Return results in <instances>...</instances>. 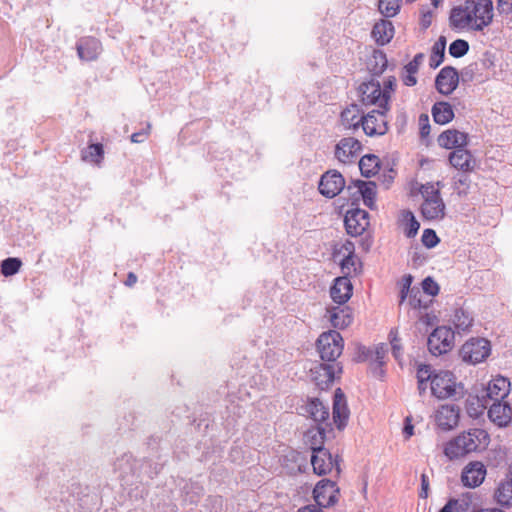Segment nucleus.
<instances>
[{"instance_id": "f257e3e1", "label": "nucleus", "mask_w": 512, "mask_h": 512, "mask_svg": "<svg viewBox=\"0 0 512 512\" xmlns=\"http://www.w3.org/2000/svg\"><path fill=\"white\" fill-rule=\"evenodd\" d=\"M490 436L486 430L472 428L460 433L445 444L443 453L449 460H456L487 448Z\"/></svg>"}, {"instance_id": "f03ea898", "label": "nucleus", "mask_w": 512, "mask_h": 512, "mask_svg": "<svg viewBox=\"0 0 512 512\" xmlns=\"http://www.w3.org/2000/svg\"><path fill=\"white\" fill-rule=\"evenodd\" d=\"M440 183H426L420 188V193L423 197V203L421 204V214L424 219L441 220L445 217L446 206L441 197Z\"/></svg>"}, {"instance_id": "7ed1b4c3", "label": "nucleus", "mask_w": 512, "mask_h": 512, "mask_svg": "<svg viewBox=\"0 0 512 512\" xmlns=\"http://www.w3.org/2000/svg\"><path fill=\"white\" fill-rule=\"evenodd\" d=\"M344 347L341 334L335 330L322 333L317 340V349L321 360L337 363V358L342 354Z\"/></svg>"}, {"instance_id": "20e7f679", "label": "nucleus", "mask_w": 512, "mask_h": 512, "mask_svg": "<svg viewBox=\"0 0 512 512\" xmlns=\"http://www.w3.org/2000/svg\"><path fill=\"white\" fill-rule=\"evenodd\" d=\"M431 393L438 399H447L462 394V386L456 382L450 371H439L433 375L430 385Z\"/></svg>"}, {"instance_id": "39448f33", "label": "nucleus", "mask_w": 512, "mask_h": 512, "mask_svg": "<svg viewBox=\"0 0 512 512\" xmlns=\"http://www.w3.org/2000/svg\"><path fill=\"white\" fill-rule=\"evenodd\" d=\"M360 101L365 106L374 105L377 109L388 110V95L381 90L378 80L371 79L359 86Z\"/></svg>"}, {"instance_id": "423d86ee", "label": "nucleus", "mask_w": 512, "mask_h": 512, "mask_svg": "<svg viewBox=\"0 0 512 512\" xmlns=\"http://www.w3.org/2000/svg\"><path fill=\"white\" fill-rule=\"evenodd\" d=\"M466 8L471 14L474 31H482L493 19L492 0H466Z\"/></svg>"}, {"instance_id": "0eeeda50", "label": "nucleus", "mask_w": 512, "mask_h": 512, "mask_svg": "<svg viewBox=\"0 0 512 512\" xmlns=\"http://www.w3.org/2000/svg\"><path fill=\"white\" fill-rule=\"evenodd\" d=\"M491 352L490 343L484 338H472L467 341L460 350L464 362L477 364L484 361Z\"/></svg>"}, {"instance_id": "6e6552de", "label": "nucleus", "mask_w": 512, "mask_h": 512, "mask_svg": "<svg viewBox=\"0 0 512 512\" xmlns=\"http://www.w3.org/2000/svg\"><path fill=\"white\" fill-rule=\"evenodd\" d=\"M453 340L454 332L450 328L445 326L437 327L428 336V350L432 355L439 356L452 348Z\"/></svg>"}, {"instance_id": "1a4fd4ad", "label": "nucleus", "mask_w": 512, "mask_h": 512, "mask_svg": "<svg viewBox=\"0 0 512 512\" xmlns=\"http://www.w3.org/2000/svg\"><path fill=\"white\" fill-rule=\"evenodd\" d=\"M311 379L321 390L327 389L334 381L335 377L342 372V366L339 363H320L310 369Z\"/></svg>"}, {"instance_id": "9d476101", "label": "nucleus", "mask_w": 512, "mask_h": 512, "mask_svg": "<svg viewBox=\"0 0 512 512\" xmlns=\"http://www.w3.org/2000/svg\"><path fill=\"white\" fill-rule=\"evenodd\" d=\"M388 110L374 109L362 116V129L367 136H382L388 131L385 113Z\"/></svg>"}, {"instance_id": "9b49d317", "label": "nucleus", "mask_w": 512, "mask_h": 512, "mask_svg": "<svg viewBox=\"0 0 512 512\" xmlns=\"http://www.w3.org/2000/svg\"><path fill=\"white\" fill-rule=\"evenodd\" d=\"M311 464L314 472L321 476L330 473L333 469L340 473V467L332 454L323 447L312 448Z\"/></svg>"}, {"instance_id": "f8f14e48", "label": "nucleus", "mask_w": 512, "mask_h": 512, "mask_svg": "<svg viewBox=\"0 0 512 512\" xmlns=\"http://www.w3.org/2000/svg\"><path fill=\"white\" fill-rule=\"evenodd\" d=\"M338 495L339 488L334 481L329 479L320 480L313 490V497L319 508L334 505L338 500Z\"/></svg>"}, {"instance_id": "ddd939ff", "label": "nucleus", "mask_w": 512, "mask_h": 512, "mask_svg": "<svg viewBox=\"0 0 512 512\" xmlns=\"http://www.w3.org/2000/svg\"><path fill=\"white\" fill-rule=\"evenodd\" d=\"M510 392V382L507 378L503 376H498L492 379L486 388V395L483 396V399H477L478 402L482 401L480 405L479 413H482L483 410L488 405V400L493 402L502 401L504 398L508 396Z\"/></svg>"}, {"instance_id": "4468645a", "label": "nucleus", "mask_w": 512, "mask_h": 512, "mask_svg": "<svg viewBox=\"0 0 512 512\" xmlns=\"http://www.w3.org/2000/svg\"><path fill=\"white\" fill-rule=\"evenodd\" d=\"M344 187L345 180L342 174L337 170H329L321 176L318 189L323 196L334 198Z\"/></svg>"}, {"instance_id": "2eb2a0df", "label": "nucleus", "mask_w": 512, "mask_h": 512, "mask_svg": "<svg viewBox=\"0 0 512 512\" xmlns=\"http://www.w3.org/2000/svg\"><path fill=\"white\" fill-rule=\"evenodd\" d=\"M362 149V144L359 140L353 137H344L335 146V158L343 163L348 164L354 162Z\"/></svg>"}, {"instance_id": "dca6fc26", "label": "nucleus", "mask_w": 512, "mask_h": 512, "mask_svg": "<svg viewBox=\"0 0 512 512\" xmlns=\"http://www.w3.org/2000/svg\"><path fill=\"white\" fill-rule=\"evenodd\" d=\"M344 224L349 235L359 236L369 226V214L360 208L350 209L346 212Z\"/></svg>"}, {"instance_id": "f3484780", "label": "nucleus", "mask_w": 512, "mask_h": 512, "mask_svg": "<svg viewBox=\"0 0 512 512\" xmlns=\"http://www.w3.org/2000/svg\"><path fill=\"white\" fill-rule=\"evenodd\" d=\"M458 83V71L451 66L442 68L435 79L436 89L443 95L451 94L457 88Z\"/></svg>"}, {"instance_id": "a211bd4d", "label": "nucleus", "mask_w": 512, "mask_h": 512, "mask_svg": "<svg viewBox=\"0 0 512 512\" xmlns=\"http://www.w3.org/2000/svg\"><path fill=\"white\" fill-rule=\"evenodd\" d=\"M485 476L486 468L484 464L479 461H474L464 467L461 474V481L464 486L475 488L483 483Z\"/></svg>"}, {"instance_id": "6ab92c4d", "label": "nucleus", "mask_w": 512, "mask_h": 512, "mask_svg": "<svg viewBox=\"0 0 512 512\" xmlns=\"http://www.w3.org/2000/svg\"><path fill=\"white\" fill-rule=\"evenodd\" d=\"M435 421L437 426L444 431L453 429L459 421V408L453 404L440 406L436 411Z\"/></svg>"}, {"instance_id": "aec40b11", "label": "nucleus", "mask_w": 512, "mask_h": 512, "mask_svg": "<svg viewBox=\"0 0 512 512\" xmlns=\"http://www.w3.org/2000/svg\"><path fill=\"white\" fill-rule=\"evenodd\" d=\"M493 498L502 507H512V463L508 467L505 478L497 484Z\"/></svg>"}, {"instance_id": "412c9836", "label": "nucleus", "mask_w": 512, "mask_h": 512, "mask_svg": "<svg viewBox=\"0 0 512 512\" xmlns=\"http://www.w3.org/2000/svg\"><path fill=\"white\" fill-rule=\"evenodd\" d=\"M488 417L498 427H507L512 422V407L507 402L495 401L488 409Z\"/></svg>"}, {"instance_id": "4be33fe9", "label": "nucleus", "mask_w": 512, "mask_h": 512, "mask_svg": "<svg viewBox=\"0 0 512 512\" xmlns=\"http://www.w3.org/2000/svg\"><path fill=\"white\" fill-rule=\"evenodd\" d=\"M333 421L338 429H343L349 419V409L347 407L345 395L340 388L336 389L333 399Z\"/></svg>"}, {"instance_id": "5701e85b", "label": "nucleus", "mask_w": 512, "mask_h": 512, "mask_svg": "<svg viewBox=\"0 0 512 512\" xmlns=\"http://www.w3.org/2000/svg\"><path fill=\"white\" fill-rule=\"evenodd\" d=\"M353 286L347 276L337 277L330 288L332 300L339 304H345L352 296Z\"/></svg>"}, {"instance_id": "b1692460", "label": "nucleus", "mask_w": 512, "mask_h": 512, "mask_svg": "<svg viewBox=\"0 0 512 512\" xmlns=\"http://www.w3.org/2000/svg\"><path fill=\"white\" fill-rule=\"evenodd\" d=\"M449 23L452 29L474 31V24L466 4L454 7L449 16Z\"/></svg>"}, {"instance_id": "393cba45", "label": "nucleus", "mask_w": 512, "mask_h": 512, "mask_svg": "<svg viewBox=\"0 0 512 512\" xmlns=\"http://www.w3.org/2000/svg\"><path fill=\"white\" fill-rule=\"evenodd\" d=\"M468 136L466 133L456 129H448L442 132L437 141L440 147L445 149H457L467 145Z\"/></svg>"}, {"instance_id": "a878e982", "label": "nucleus", "mask_w": 512, "mask_h": 512, "mask_svg": "<svg viewBox=\"0 0 512 512\" xmlns=\"http://www.w3.org/2000/svg\"><path fill=\"white\" fill-rule=\"evenodd\" d=\"M76 48L79 58L85 61L95 60L102 49L100 41L94 37L80 39Z\"/></svg>"}, {"instance_id": "bb28decb", "label": "nucleus", "mask_w": 512, "mask_h": 512, "mask_svg": "<svg viewBox=\"0 0 512 512\" xmlns=\"http://www.w3.org/2000/svg\"><path fill=\"white\" fill-rule=\"evenodd\" d=\"M450 164L464 172L471 171L474 167L472 154L464 147L453 150L449 155Z\"/></svg>"}, {"instance_id": "cd10ccee", "label": "nucleus", "mask_w": 512, "mask_h": 512, "mask_svg": "<svg viewBox=\"0 0 512 512\" xmlns=\"http://www.w3.org/2000/svg\"><path fill=\"white\" fill-rule=\"evenodd\" d=\"M364 113L357 104H351L341 112V122L345 129L357 130L362 125Z\"/></svg>"}, {"instance_id": "c85d7f7f", "label": "nucleus", "mask_w": 512, "mask_h": 512, "mask_svg": "<svg viewBox=\"0 0 512 512\" xmlns=\"http://www.w3.org/2000/svg\"><path fill=\"white\" fill-rule=\"evenodd\" d=\"M327 312L329 320L335 328L344 329L352 323L353 317L348 307H332Z\"/></svg>"}, {"instance_id": "c756f323", "label": "nucleus", "mask_w": 512, "mask_h": 512, "mask_svg": "<svg viewBox=\"0 0 512 512\" xmlns=\"http://www.w3.org/2000/svg\"><path fill=\"white\" fill-rule=\"evenodd\" d=\"M354 187L362 197L364 204L370 208H375L376 184L373 181L356 180L353 182Z\"/></svg>"}, {"instance_id": "7c9ffc66", "label": "nucleus", "mask_w": 512, "mask_h": 512, "mask_svg": "<svg viewBox=\"0 0 512 512\" xmlns=\"http://www.w3.org/2000/svg\"><path fill=\"white\" fill-rule=\"evenodd\" d=\"M305 410L316 423L322 424L329 419V408L318 398L310 399Z\"/></svg>"}, {"instance_id": "2f4dec72", "label": "nucleus", "mask_w": 512, "mask_h": 512, "mask_svg": "<svg viewBox=\"0 0 512 512\" xmlns=\"http://www.w3.org/2000/svg\"><path fill=\"white\" fill-rule=\"evenodd\" d=\"M393 35L394 27L389 20H381L373 26L372 36L379 45L389 43Z\"/></svg>"}, {"instance_id": "473e14b6", "label": "nucleus", "mask_w": 512, "mask_h": 512, "mask_svg": "<svg viewBox=\"0 0 512 512\" xmlns=\"http://www.w3.org/2000/svg\"><path fill=\"white\" fill-rule=\"evenodd\" d=\"M431 112L437 124H447L454 118V111L448 102H436L432 106Z\"/></svg>"}, {"instance_id": "72a5a7b5", "label": "nucleus", "mask_w": 512, "mask_h": 512, "mask_svg": "<svg viewBox=\"0 0 512 512\" xmlns=\"http://www.w3.org/2000/svg\"><path fill=\"white\" fill-rule=\"evenodd\" d=\"M452 324L457 331V333H465L468 332L473 324V318L469 312L465 311L462 308H458L455 310Z\"/></svg>"}, {"instance_id": "f704fd0d", "label": "nucleus", "mask_w": 512, "mask_h": 512, "mask_svg": "<svg viewBox=\"0 0 512 512\" xmlns=\"http://www.w3.org/2000/svg\"><path fill=\"white\" fill-rule=\"evenodd\" d=\"M387 64L386 54L380 50H374L368 60L367 68L372 75L378 76L386 70Z\"/></svg>"}, {"instance_id": "c9c22d12", "label": "nucleus", "mask_w": 512, "mask_h": 512, "mask_svg": "<svg viewBox=\"0 0 512 512\" xmlns=\"http://www.w3.org/2000/svg\"><path fill=\"white\" fill-rule=\"evenodd\" d=\"M380 168V159L374 154H367L361 157L359 169L361 174L367 178L375 175Z\"/></svg>"}, {"instance_id": "e433bc0d", "label": "nucleus", "mask_w": 512, "mask_h": 512, "mask_svg": "<svg viewBox=\"0 0 512 512\" xmlns=\"http://www.w3.org/2000/svg\"><path fill=\"white\" fill-rule=\"evenodd\" d=\"M446 40L441 36L432 48L430 56V66L437 68L444 60Z\"/></svg>"}, {"instance_id": "4c0bfd02", "label": "nucleus", "mask_w": 512, "mask_h": 512, "mask_svg": "<svg viewBox=\"0 0 512 512\" xmlns=\"http://www.w3.org/2000/svg\"><path fill=\"white\" fill-rule=\"evenodd\" d=\"M103 153L104 151L102 144H91L85 150L82 151L81 157L83 161L99 163L103 156Z\"/></svg>"}, {"instance_id": "58836bf2", "label": "nucleus", "mask_w": 512, "mask_h": 512, "mask_svg": "<svg viewBox=\"0 0 512 512\" xmlns=\"http://www.w3.org/2000/svg\"><path fill=\"white\" fill-rule=\"evenodd\" d=\"M22 262L19 258L9 257L1 262V273L5 277L13 276L20 270Z\"/></svg>"}, {"instance_id": "ea45409f", "label": "nucleus", "mask_w": 512, "mask_h": 512, "mask_svg": "<svg viewBox=\"0 0 512 512\" xmlns=\"http://www.w3.org/2000/svg\"><path fill=\"white\" fill-rule=\"evenodd\" d=\"M400 2L401 0H379V11L387 18L394 17L400 9Z\"/></svg>"}, {"instance_id": "a19ab883", "label": "nucleus", "mask_w": 512, "mask_h": 512, "mask_svg": "<svg viewBox=\"0 0 512 512\" xmlns=\"http://www.w3.org/2000/svg\"><path fill=\"white\" fill-rule=\"evenodd\" d=\"M469 51V43L463 39L454 40L449 46V54L454 58H461Z\"/></svg>"}, {"instance_id": "79ce46f5", "label": "nucleus", "mask_w": 512, "mask_h": 512, "mask_svg": "<svg viewBox=\"0 0 512 512\" xmlns=\"http://www.w3.org/2000/svg\"><path fill=\"white\" fill-rule=\"evenodd\" d=\"M416 68V62L414 64H406L403 68L402 81L406 86H414L417 83L416 74L418 72Z\"/></svg>"}, {"instance_id": "37998d69", "label": "nucleus", "mask_w": 512, "mask_h": 512, "mask_svg": "<svg viewBox=\"0 0 512 512\" xmlns=\"http://www.w3.org/2000/svg\"><path fill=\"white\" fill-rule=\"evenodd\" d=\"M420 228L419 222L414 217L413 213L407 212V222L404 229V234L407 238H413L418 233Z\"/></svg>"}, {"instance_id": "c03bdc74", "label": "nucleus", "mask_w": 512, "mask_h": 512, "mask_svg": "<svg viewBox=\"0 0 512 512\" xmlns=\"http://www.w3.org/2000/svg\"><path fill=\"white\" fill-rule=\"evenodd\" d=\"M387 353V346L383 343L378 344L373 350V359L372 361L377 364L380 369V373H383L382 366L384 365V358Z\"/></svg>"}, {"instance_id": "a18cd8bd", "label": "nucleus", "mask_w": 512, "mask_h": 512, "mask_svg": "<svg viewBox=\"0 0 512 512\" xmlns=\"http://www.w3.org/2000/svg\"><path fill=\"white\" fill-rule=\"evenodd\" d=\"M421 241L426 248L431 249L439 243L440 239L434 230L425 229L423 231Z\"/></svg>"}, {"instance_id": "49530a36", "label": "nucleus", "mask_w": 512, "mask_h": 512, "mask_svg": "<svg viewBox=\"0 0 512 512\" xmlns=\"http://www.w3.org/2000/svg\"><path fill=\"white\" fill-rule=\"evenodd\" d=\"M413 277L410 274L404 275L401 279L400 304H402L411 292Z\"/></svg>"}, {"instance_id": "de8ad7c7", "label": "nucleus", "mask_w": 512, "mask_h": 512, "mask_svg": "<svg viewBox=\"0 0 512 512\" xmlns=\"http://www.w3.org/2000/svg\"><path fill=\"white\" fill-rule=\"evenodd\" d=\"M434 374L430 365L420 364L417 368L416 378L417 381H430L431 384Z\"/></svg>"}, {"instance_id": "09e8293b", "label": "nucleus", "mask_w": 512, "mask_h": 512, "mask_svg": "<svg viewBox=\"0 0 512 512\" xmlns=\"http://www.w3.org/2000/svg\"><path fill=\"white\" fill-rule=\"evenodd\" d=\"M422 290L429 296H436L439 292L438 284L431 277H426L422 281Z\"/></svg>"}, {"instance_id": "8fccbe9b", "label": "nucleus", "mask_w": 512, "mask_h": 512, "mask_svg": "<svg viewBox=\"0 0 512 512\" xmlns=\"http://www.w3.org/2000/svg\"><path fill=\"white\" fill-rule=\"evenodd\" d=\"M420 290L416 288H412L410 295H409V305L413 309H421V308H427L426 304L422 303V300L420 299Z\"/></svg>"}, {"instance_id": "3c124183", "label": "nucleus", "mask_w": 512, "mask_h": 512, "mask_svg": "<svg viewBox=\"0 0 512 512\" xmlns=\"http://www.w3.org/2000/svg\"><path fill=\"white\" fill-rule=\"evenodd\" d=\"M389 337L392 346V353L396 359H399L402 355V348L399 344L400 340L397 337V331L391 330L389 333Z\"/></svg>"}, {"instance_id": "603ef678", "label": "nucleus", "mask_w": 512, "mask_h": 512, "mask_svg": "<svg viewBox=\"0 0 512 512\" xmlns=\"http://www.w3.org/2000/svg\"><path fill=\"white\" fill-rule=\"evenodd\" d=\"M496 10L502 16H509L512 13V0H497Z\"/></svg>"}, {"instance_id": "864d4df0", "label": "nucleus", "mask_w": 512, "mask_h": 512, "mask_svg": "<svg viewBox=\"0 0 512 512\" xmlns=\"http://www.w3.org/2000/svg\"><path fill=\"white\" fill-rule=\"evenodd\" d=\"M149 130H150V124L148 123L145 129H142V130L135 132L131 135V137H130L131 142H133V143L144 142L149 135Z\"/></svg>"}, {"instance_id": "5fc2aeb1", "label": "nucleus", "mask_w": 512, "mask_h": 512, "mask_svg": "<svg viewBox=\"0 0 512 512\" xmlns=\"http://www.w3.org/2000/svg\"><path fill=\"white\" fill-rule=\"evenodd\" d=\"M396 78L394 76H389L383 83V87L381 86V90L383 93L388 95V100L390 99L391 93L394 91L396 86Z\"/></svg>"}, {"instance_id": "6e6d98bb", "label": "nucleus", "mask_w": 512, "mask_h": 512, "mask_svg": "<svg viewBox=\"0 0 512 512\" xmlns=\"http://www.w3.org/2000/svg\"><path fill=\"white\" fill-rule=\"evenodd\" d=\"M420 134L422 137H426L430 133L429 118L426 114H421L419 117Z\"/></svg>"}, {"instance_id": "4d7b16f0", "label": "nucleus", "mask_w": 512, "mask_h": 512, "mask_svg": "<svg viewBox=\"0 0 512 512\" xmlns=\"http://www.w3.org/2000/svg\"><path fill=\"white\" fill-rule=\"evenodd\" d=\"M373 359V350L365 347L359 346L357 352V361H366Z\"/></svg>"}, {"instance_id": "13d9d810", "label": "nucleus", "mask_w": 512, "mask_h": 512, "mask_svg": "<svg viewBox=\"0 0 512 512\" xmlns=\"http://www.w3.org/2000/svg\"><path fill=\"white\" fill-rule=\"evenodd\" d=\"M428 490H429V479L426 474L421 475V491L419 493V496L423 499L428 497Z\"/></svg>"}, {"instance_id": "bf43d9fd", "label": "nucleus", "mask_w": 512, "mask_h": 512, "mask_svg": "<svg viewBox=\"0 0 512 512\" xmlns=\"http://www.w3.org/2000/svg\"><path fill=\"white\" fill-rule=\"evenodd\" d=\"M414 434V426L411 423L409 417L405 419L404 427H403V435L405 438H410Z\"/></svg>"}, {"instance_id": "052dcab7", "label": "nucleus", "mask_w": 512, "mask_h": 512, "mask_svg": "<svg viewBox=\"0 0 512 512\" xmlns=\"http://www.w3.org/2000/svg\"><path fill=\"white\" fill-rule=\"evenodd\" d=\"M355 265V259L352 255H348L346 256L342 261H341V268L342 270H348V272L350 271V268L352 266Z\"/></svg>"}, {"instance_id": "680f3d73", "label": "nucleus", "mask_w": 512, "mask_h": 512, "mask_svg": "<svg viewBox=\"0 0 512 512\" xmlns=\"http://www.w3.org/2000/svg\"><path fill=\"white\" fill-rule=\"evenodd\" d=\"M394 170L393 169H390L389 172L387 174H384L383 175V179H382V183L383 185L385 186V188H389V186L391 185V183L393 182L394 180Z\"/></svg>"}, {"instance_id": "e2e57ef3", "label": "nucleus", "mask_w": 512, "mask_h": 512, "mask_svg": "<svg viewBox=\"0 0 512 512\" xmlns=\"http://www.w3.org/2000/svg\"><path fill=\"white\" fill-rule=\"evenodd\" d=\"M473 73H474L473 66H472V65L468 66L467 68H465V69L461 72L462 80H463V81L471 80V79H472V76H473Z\"/></svg>"}, {"instance_id": "0e129e2a", "label": "nucleus", "mask_w": 512, "mask_h": 512, "mask_svg": "<svg viewBox=\"0 0 512 512\" xmlns=\"http://www.w3.org/2000/svg\"><path fill=\"white\" fill-rule=\"evenodd\" d=\"M457 504L458 500L451 499L439 510V512H452L453 507Z\"/></svg>"}, {"instance_id": "69168bd1", "label": "nucleus", "mask_w": 512, "mask_h": 512, "mask_svg": "<svg viewBox=\"0 0 512 512\" xmlns=\"http://www.w3.org/2000/svg\"><path fill=\"white\" fill-rule=\"evenodd\" d=\"M431 17H432V13L431 12H427V13H424L423 14V17H422V20H421V24L424 28H427L430 26L431 24Z\"/></svg>"}, {"instance_id": "338daca9", "label": "nucleus", "mask_w": 512, "mask_h": 512, "mask_svg": "<svg viewBox=\"0 0 512 512\" xmlns=\"http://www.w3.org/2000/svg\"><path fill=\"white\" fill-rule=\"evenodd\" d=\"M298 512H323L319 507L315 505H307L298 510Z\"/></svg>"}, {"instance_id": "774afa93", "label": "nucleus", "mask_w": 512, "mask_h": 512, "mask_svg": "<svg viewBox=\"0 0 512 512\" xmlns=\"http://www.w3.org/2000/svg\"><path fill=\"white\" fill-rule=\"evenodd\" d=\"M137 282V276L133 273V272H130L127 276V279L125 281V284L129 287L133 286L135 283Z\"/></svg>"}]
</instances>
